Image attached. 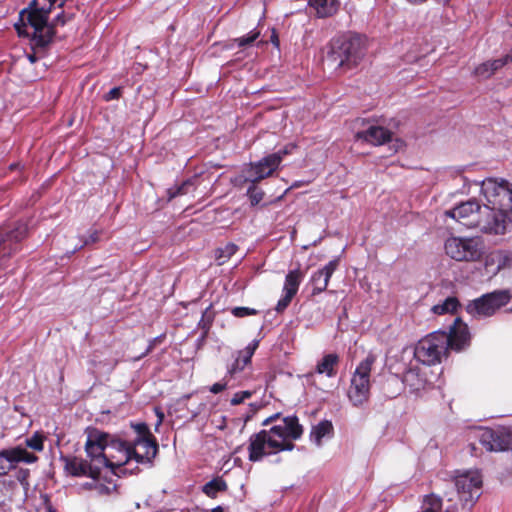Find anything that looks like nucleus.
I'll list each match as a JSON object with an SVG mask.
<instances>
[{
	"mask_svg": "<svg viewBox=\"0 0 512 512\" xmlns=\"http://www.w3.org/2000/svg\"><path fill=\"white\" fill-rule=\"evenodd\" d=\"M484 203L476 199L462 202L444 212L468 229L487 235H504L512 230V184L505 179L487 178L479 182Z\"/></svg>",
	"mask_w": 512,
	"mask_h": 512,
	"instance_id": "obj_1",
	"label": "nucleus"
},
{
	"mask_svg": "<svg viewBox=\"0 0 512 512\" xmlns=\"http://www.w3.org/2000/svg\"><path fill=\"white\" fill-rule=\"evenodd\" d=\"M303 428L296 416L282 418L278 424L269 430H261L249 439V460L260 461L264 456L284 450H292V440L301 437Z\"/></svg>",
	"mask_w": 512,
	"mask_h": 512,
	"instance_id": "obj_2",
	"label": "nucleus"
},
{
	"mask_svg": "<svg viewBox=\"0 0 512 512\" xmlns=\"http://www.w3.org/2000/svg\"><path fill=\"white\" fill-rule=\"evenodd\" d=\"M56 0H35L28 10L20 13L21 23L15 28L20 36H32L39 46L47 45L53 38L54 31L48 25V16Z\"/></svg>",
	"mask_w": 512,
	"mask_h": 512,
	"instance_id": "obj_3",
	"label": "nucleus"
},
{
	"mask_svg": "<svg viewBox=\"0 0 512 512\" xmlns=\"http://www.w3.org/2000/svg\"><path fill=\"white\" fill-rule=\"evenodd\" d=\"M363 56L364 45L361 37L349 36L333 41L326 60L335 70L346 71L355 67Z\"/></svg>",
	"mask_w": 512,
	"mask_h": 512,
	"instance_id": "obj_4",
	"label": "nucleus"
},
{
	"mask_svg": "<svg viewBox=\"0 0 512 512\" xmlns=\"http://www.w3.org/2000/svg\"><path fill=\"white\" fill-rule=\"evenodd\" d=\"M449 350V337L446 332L436 331L420 339L415 347L416 360L432 366L441 363Z\"/></svg>",
	"mask_w": 512,
	"mask_h": 512,
	"instance_id": "obj_5",
	"label": "nucleus"
},
{
	"mask_svg": "<svg viewBox=\"0 0 512 512\" xmlns=\"http://www.w3.org/2000/svg\"><path fill=\"white\" fill-rule=\"evenodd\" d=\"M444 250L455 261L477 262L485 253V244L480 237L451 236L445 240Z\"/></svg>",
	"mask_w": 512,
	"mask_h": 512,
	"instance_id": "obj_6",
	"label": "nucleus"
},
{
	"mask_svg": "<svg viewBox=\"0 0 512 512\" xmlns=\"http://www.w3.org/2000/svg\"><path fill=\"white\" fill-rule=\"evenodd\" d=\"M376 361V355L369 353L357 366L352 374L348 398L354 406L364 404L370 394V374Z\"/></svg>",
	"mask_w": 512,
	"mask_h": 512,
	"instance_id": "obj_7",
	"label": "nucleus"
},
{
	"mask_svg": "<svg viewBox=\"0 0 512 512\" xmlns=\"http://www.w3.org/2000/svg\"><path fill=\"white\" fill-rule=\"evenodd\" d=\"M106 463L104 467L110 468L114 476L129 472L133 473L135 467L129 468L133 461L130 444L118 439L110 440L106 447Z\"/></svg>",
	"mask_w": 512,
	"mask_h": 512,
	"instance_id": "obj_8",
	"label": "nucleus"
},
{
	"mask_svg": "<svg viewBox=\"0 0 512 512\" xmlns=\"http://www.w3.org/2000/svg\"><path fill=\"white\" fill-rule=\"evenodd\" d=\"M454 487L459 501L464 506H472L481 495L482 475L478 470L458 472L454 477Z\"/></svg>",
	"mask_w": 512,
	"mask_h": 512,
	"instance_id": "obj_9",
	"label": "nucleus"
},
{
	"mask_svg": "<svg viewBox=\"0 0 512 512\" xmlns=\"http://www.w3.org/2000/svg\"><path fill=\"white\" fill-rule=\"evenodd\" d=\"M510 300V293L506 290H496L471 301L467 312L477 318L492 316L497 310L505 306Z\"/></svg>",
	"mask_w": 512,
	"mask_h": 512,
	"instance_id": "obj_10",
	"label": "nucleus"
},
{
	"mask_svg": "<svg viewBox=\"0 0 512 512\" xmlns=\"http://www.w3.org/2000/svg\"><path fill=\"white\" fill-rule=\"evenodd\" d=\"M110 436L106 433L95 431L88 436L85 444V450L89 457V462L97 467V470L101 472V469L106 463V447L109 445Z\"/></svg>",
	"mask_w": 512,
	"mask_h": 512,
	"instance_id": "obj_11",
	"label": "nucleus"
},
{
	"mask_svg": "<svg viewBox=\"0 0 512 512\" xmlns=\"http://www.w3.org/2000/svg\"><path fill=\"white\" fill-rule=\"evenodd\" d=\"M38 460L33 453L28 452L22 446H16L0 451V477L6 476L16 468L18 463L31 464Z\"/></svg>",
	"mask_w": 512,
	"mask_h": 512,
	"instance_id": "obj_12",
	"label": "nucleus"
},
{
	"mask_svg": "<svg viewBox=\"0 0 512 512\" xmlns=\"http://www.w3.org/2000/svg\"><path fill=\"white\" fill-rule=\"evenodd\" d=\"M280 165V156L269 154L257 162L250 163L244 170L246 181L257 183L273 174Z\"/></svg>",
	"mask_w": 512,
	"mask_h": 512,
	"instance_id": "obj_13",
	"label": "nucleus"
},
{
	"mask_svg": "<svg viewBox=\"0 0 512 512\" xmlns=\"http://www.w3.org/2000/svg\"><path fill=\"white\" fill-rule=\"evenodd\" d=\"M478 438L488 451L512 449V433L504 428L497 430L490 428L481 429Z\"/></svg>",
	"mask_w": 512,
	"mask_h": 512,
	"instance_id": "obj_14",
	"label": "nucleus"
},
{
	"mask_svg": "<svg viewBox=\"0 0 512 512\" xmlns=\"http://www.w3.org/2000/svg\"><path fill=\"white\" fill-rule=\"evenodd\" d=\"M130 451L136 465L140 463H150L156 456L158 445L152 436L137 437L133 441V444H130ZM135 468H137V466H135Z\"/></svg>",
	"mask_w": 512,
	"mask_h": 512,
	"instance_id": "obj_15",
	"label": "nucleus"
},
{
	"mask_svg": "<svg viewBox=\"0 0 512 512\" xmlns=\"http://www.w3.org/2000/svg\"><path fill=\"white\" fill-rule=\"evenodd\" d=\"M303 278L304 275L299 269H294L287 273L283 285L282 296L275 308L278 313L283 312L288 307L293 297L297 294Z\"/></svg>",
	"mask_w": 512,
	"mask_h": 512,
	"instance_id": "obj_16",
	"label": "nucleus"
},
{
	"mask_svg": "<svg viewBox=\"0 0 512 512\" xmlns=\"http://www.w3.org/2000/svg\"><path fill=\"white\" fill-rule=\"evenodd\" d=\"M27 225L25 223H18L17 226L0 235V257H9L12 253L16 252L17 244L26 237Z\"/></svg>",
	"mask_w": 512,
	"mask_h": 512,
	"instance_id": "obj_17",
	"label": "nucleus"
},
{
	"mask_svg": "<svg viewBox=\"0 0 512 512\" xmlns=\"http://www.w3.org/2000/svg\"><path fill=\"white\" fill-rule=\"evenodd\" d=\"M64 470L67 474L74 477L95 478L100 476L96 466H93L87 460L78 457H62Z\"/></svg>",
	"mask_w": 512,
	"mask_h": 512,
	"instance_id": "obj_18",
	"label": "nucleus"
},
{
	"mask_svg": "<svg viewBox=\"0 0 512 512\" xmlns=\"http://www.w3.org/2000/svg\"><path fill=\"white\" fill-rule=\"evenodd\" d=\"M338 364L339 356L337 354H326L320 361H318L315 370L305 374L304 378L308 384H315V377L317 374L326 375L327 377L332 378L337 374Z\"/></svg>",
	"mask_w": 512,
	"mask_h": 512,
	"instance_id": "obj_19",
	"label": "nucleus"
},
{
	"mask_svg": "<svg viewBox=\"0 0 512 512\" xmlns=\"http://www.w3.org/2000/svg\"><path fill=\"white\" fill-rule=\"evenodd\" d=\"M447 335L449 337V348L455 351L465 349L470 343L468 326L460 318L454 320V324Z\"/></svg>",
	"mask_w": 512,
	"mask_h": 512,
	"instance_id": "obj_20",
	"label": "nucleus"
},
{
	"mask_svg": "<svg viewBox=\"0 0 512 512\" xmlns=\"http://www.w3.org/2000/svg\"><path fill=\"white\" fill-rule=\"evenodd\" d=\"M338 266L339 259L336 258L331 260L322 269L312 274L310 283L313 286V295L319 294L326 290L329 280Z\"/></svg>",
	"mask_w": 512,
	"mask_h": 512,
	"instance_id": "obj_21",
	"label": "nucleus"
},
{
	"mask_svg": "<svg viewBox=\"0 0 512 512\" xmlns=\"http://www.w3.org/2000/svg\"><path fill=\"white\" fill-rule=\"evenodd\" d=\"M356 138L373 145H382L391 139V132L381 126H370L366 131L357 132Z\"/></svg>",
	"mask_w": 512,
	"mask_h": 512,
	"instance_id": "obj_22",
	"label": "nucleus"
},
{
	"mask_svg": "<svg viewBox=\"0 0 512 512\" xmlns=\"http://www.w3.org/2000/svg\"><path fill=\"white\" fill-rule=\"evenodd\" d=\"M402 381L405 385L409 386L411 390H419L426 383V377L418 366L409 367L402 377Z\"/></svg>",
	"mask_w": 512,
	"mask_h": 512,
	"instance_id": "obj_23",
	"label": "nucleus"
},
{
	"mask_svg": "<svg viewBox=\"0 0 512 512\" xmlns=\"http://www.w3.org/2000/svg\"><path fill=\"white\" fill-rule=\"evenodd\" d=\"M309 6L320 18L334 15L339 8L338 0H309Z\"/></svg>",
	"mask_w": 512,
	"mask_h": 512,
	"instance_id": "obj_24",
	"label": "nucleus"
},
{
	"mask_svg": "<svg viewBox=\"0 0 512 512\" xmlns=\"http://www.w3.org/2000/svg\"><path fill=\"white\" fill-rule=\"evenodd\" d=\"M333 431V426L331 422L324 420L314 426L310 433V439L317 446L322 444V439L325 437H330Z\"/></svg>",
	"mask_w": 512,
	"mask_h": 512,
	"instance_id": "obj_25",
	"label": "nucleus"
},
{
	"mask_svg": "<svg viewBox=\"0 0 512 512\" xmlns=\"http://www.w3.org/2000/svg\"><path fill=\"white\" fill-rule=\"evenodd\" d=\"M94 490L100 495H110L117 490V484L113 479L102 482L99 480V476L92 478Z\"/></svg>",
	"mask_w": 512,
	"mask_h": 512,
	"instance_id": "obj_26",
	"label": "nucleus"
},
{
	"mask_svg": "<svg viewBox=\"0 0 512 512\" xmlns=\"http://www.w3.org/2000/svg\"><path fill=\"white\" fill-rule=\"evenodd\" d=\"M196 188V184L193 179H188L184 181L181 185L172 187L168 189V197L169 200L175 198L179 195H185L192 191H194Z\"/></svg>",
	"mask_w": 512,
	"mask_h": 512,
	"instance_id": "obj_27",
	"label": "nucleus"
},
{
	"mask_svg": "<svg viewBox=\"0 0 512 512\" xmlns=\"http://www.w3.org/2000/svg\"><path fill=\"white\" fill-rule=\"evenodd\" d=\"M258 344V340H253L242 351H239L237 359L240 360V363L244 368L251 362V358L257 349Z\"/></svg>",
	"mask_w": 512,
	"mask_h": 512,
	"instance_id": "obj_28",
	"label": "nucleus"
},
{
	"mask_svg": "<svg viewBox=\"0 0 512 512\" xmlns=\"http://www.w3.org/2000/svg\"><path fill=\"white\" fill-rule=\"evenodd\" d=\"M258 344V340H253L242 351H239L237 359L240 360V363L244 368L251 362V358L257 349Z\"/></svg>",
	"mask_w": 512,
	"mask_h": 512,
	"instance_id": "obj_29",
	"label": "nucleus"
},
{
	"mask_svg": "<svg viewBox=\"0 0 512 512\" xmlns=\"http://www.w3.org/2000/svg\"><path fill=\"white\" fill-rule=\"evenodd\" d=\"M459 305L458 300L455 297H448L442 304L433 306L432 310L435 314H445L448 312H454Z\"/></svg>",
	"mask_w": 512,
	"mask_h": 512,
	"instance_id": "obj_30",
	"label": "nucleus"
},
{
	"mask_svg": "<svg viewBox=\"0 0 512 512\" xmlns=\"http://www.w3.org/2000/svg\"><path fill=\"white\" fill-rule=\"evenodd\" d=\"M226 488V483L222 479L216 478L206 483L204 485L203 491L209 497H215L219 491H223Z\"/></svg>",
	"mask_w": 512,
	"mask_h": 512,
	"instance_id": "obj_31",
	"label": "nucleus"
},
{
	"mask_svg": "<svg viewBox=\"0 0 512 512\" xmlns=\"http://www.w3.org/2000/svg\"><path fill=\"white\" fill-rule=\"evenodd\" d=\"M497 257L498 266L494 268V274L503 269H512V251L501 250V254Z\"/></svg>",
	"mask_w": 512,
	"mask_h": 512,
	"instance_id": "obj_32",
	"label": "nucleus"
},
{
	"mask_svg": "<svg viewBox=\"0 0 512 512\" xmlns=\"http://www.w3.org/2000/svg\"><path fill=\"white\" fill-rule=\"evenodd\" d=\"M237 251V246L233 243H228L223 248H219L216 251V258L219 264H224L231 256Z\"/></svg>",
	"mask_w": 512,
	"mask_h": 512,
	"instance_id": "obj_33",
	"label": "nucleus"
},
{
	"mask_svg": "<svg viewBox=\"0 0 512 512\" xmlns=\"http://www.w3.org/2000/svg\"><path fill=\"white\" fill-rule=\"evenodd\" d=\"M44 438L41 433L35 432L30 438L25 440V444L34 451H42L44 448Z\"/></svg>",
	"mask_w": 512,
	"mask_h": 512,
	"instance_id": "obj_34",
	"label": "nucleus"
},
{
	"mask_svg": "<svg viewBox=\"0 0 512 512\" xmlns=\"http://www.w3.org/2000/svg\"><path fill=\"white\" fill-rule=\"evenodd\" d=\"M256 183H252V185L248 188L247 190V195L250 199V202H251V205H257L262 199H263V196H264V192L257 188L255 186Z\"/></svg>",
	"mask_w": 512,
	"mask_h": 512,
	"instance_id": "obj_35",
	"label": "nucleus"
},
{
	"mask_svg": "<svg viewBox=\"0 0 512 512\" xmlns=\"http://www.w3.org/2000/svg\"><path fill=\"white\" fill-rule=\"evenodd\" d=\"M258 31H251L246 36L235 39V42L239 47H245L251 45L259 36Z\"/></svg>",
	"mask_w": 512,
	"mask_h": 512,
	"instance_id": "obj_36",
	"label": "nucleus"
},
{
	"mask_svg": "<svg viewBox=\"0 0 512 512\" xmlns=\"http://www.w3.org/2000/svg\"><path fill=\"white\" fill-rule=\"evenodd\" d=\"M231 313L235 317L243 318L247 316H252L257 314V310L250 307H234Z\"/></svg>",
	"mask_w": 512,
	"mask_h": 512,
	"instance_id": "obj_37",
	"label": "nucleus"
},
{
	"mask_svg": "<svg viewBox=\"0 0 512 512\" xmlns=\"http://www.w3.org/2000/svg\"><path fill=\"white\" fill-rule=\"evenodd\" d=\"M475 75L482 78H489L493 75V69L489 62L482 63L475 69Z\"/></svg>",
	"mask_w": 512,
	"mask_h": 512,
	"instance_id": "obj_38",
	"label": "nucleus"
},
{
	"mask_svg": "<svg viewBox=\"0 0 512 512\" xmlns=\"http://www.w3.org/2000/svg\"><path fill=\"white\" fill-rule=\"evenodd\" d=\"M509 61H512V51L503 58L495 59L493 61H488V62L490 64L491 68L493 69V73H494L495 71H497L498 69H500L501 67L506 65Z\"/></svg>",
	"mask_w": 512,
	"mask_h": 512,
	"instance_id": "obj_39",
	"label": "nucleus"
},
{
	"mask_svg": "<svg viewBox=\"0 0 512 512\" xmlns=\"http://www.w3.org/2000/svg\"><path fill=\"white\" fill-rule=\"evenodd\" d=\"M509 61H512V51L503 58L495 59L493 61H488V62L490 64L491 68L493 69V73H494L495 71H497L498 69H500L501 67L506 65Z\"/></svg>",
	"mask_w": 512,
	"mask_h": 512,
	"instance_id": "obj_40",
	"label": "nucleus"
},
{
	"mask_svg": "<svg viewBox=\"0 0 512 512\" xmlns=\"http://www.w3.org/2000/svg\"><path fill=\"white\" fill-rule=\"evenodd\" d=\"M252 393L250 391H240L233 395L230 402L232 405H238L244 402L246 399L251 397Z\"/></svg>",
	"mask_w": 512,
	"mask_h": 512,
	"instance_id": "obj_41",
	"label": "nucleus"
},
{
	"mask_svg": "<svg viewBox=\"0 0 512 512\" xmlns=\"http://www.w3.org/2000/svg\"><path fill=\"white\" fill-rule=\"evenodd\" d=\"M227 387H229V380H228V377L225 376L221 382H217V383L213 384L209 388V391L213 394H218V393L222 392L224 389H226Z\"/></svg>",
	"mask_w": 512,
	"mask_h": 512,
	"instance_id": "obj_42",
	"label": "nucleus"
},
{
	"mask_svg": "<svg viewBox=\"0 0 512 512\" xmlns=\"http://www.w3.org/2000/svg\"><path fill=\"white\" fill-rule=\"evenodd\" d=\"M243 369L244 366H242L240 360L236 358L234 362L228 367L226 376L232 378L234 375H236L238 372H241Z\"/></svg>",
	"mask_w": 512,
	"mask_h": 512,
	"instance_id": "obj_43",
	"label": "nucleus"
},
{
	"mask_svg": "<svg viewBox=\"0 0 512 512\" xmlns=\"http://www.w3.org/2000/svg\"><path fill=\"white\" fill-rule=\"evenodd\" d=\"M501 254V250L494 251L490 253L486 259H485V266L486 268L495 266V268L498 266L497 256Z\"/></svg>",
	"mask_w": 512,
	"mask_h": 512,
	"instance_id": "obj_44",
	"label": "nucleus"
},
{
	"mask_svg": "<svg viewBox=\"0 0 512 512\" xmlns=\"http://www.w3.org/2000/svg\"><path fill=\"white\" fill-rule=\"evenodd\" d=\"M121 95V89L119 87L112 88L105 96L106 101L118 99Z\"/></svg>",
	"mask_w": 512,
	"mask_h": 512,
	"instance_id": "obj_45",
	"label": "nucleus"
},
{
	"mask_svg": "<svg viewBox=\"0 0 512 512\" xmlns=\"http://www.w3.org/2000/svg\"><path fill=\"white\" fill-rule=\"evenodd\" d=\"M135 429L138 433V437H150L151 436V434L148 430V427L144 423L137 424L135 426Z\"/></svg>",
	"mask_w": 512,
	"mask_h": 512,
	"instance_id": "obj_46",
	"label": "nucleus"
},
{
	"mask_svg": "<svg viewBox=\"0 0 512 512\" xmlns=\"http://www.w3.org/2000/svg\"><path fill=\"white\" fill-rule=\"evenodd\" d=\"M295 146L294 145H288L286 146L285 148L275 152V153H272V155H279L280 156V163L282 162L283 158L287 155V154H290L292 149H294Z\"/></svg>",
	"mask_w": 512,
	"mask_h": 512,
	"instance_id": "obj_47",
	"label": "nucleus"
},
{
	"mask_svg": "<svg viewBox=\"0 0 512 512\" xmlns=\"http://www.w3.org/2000/svg\"><path fill=\"white\" fill-rule=\"evenodd\" d=\"M99 240V232L97 230L92 231L88 238L84 241V245L95 243Z\"/></svg>",
	"mask_w": 512,
	"mask_h": 512,
	"instance_id": "obj_48",
	"label": "nucleus"
},
{
	"mask_svg": "<svg viewBox=\"0 0 512 512\" xmlns=\"http://www.w3.org/2000/svg\"><path fill=\"white\" fill-rule=\"evenodd\" d=\"M278 417H279V414H275V415H273V416H270V417L266 418V419L263 421V423H262V424H263V425H268V424L272 423V421H273V420H275V419H276V418H278Z\"/></svg>",
	"mask_w": 512,
	"mask_h": 512,
	"instance_id": "obj_49",
	"label": "nucleus"
},
{
	"mask_svg": "<svg viewBox=\"0 0 512 512\" xmlns=\"http://www.w3.org/2000/svg\"><path fill=\"white\" fill-rule=\"evenodd\" d=\"M66 22L64 16L62 14H59L56 18H55V23L56 24H61V25H64Z\"/></svg>",
	"mask_w": 512,
	"mask_h": 512,
	"instance_id": "obj_50",
	"label": "nucleus"
},
{
	"mask_svg": "<svg viewBox=\"0 0 512 512\" xmlns=\"http://www.w3.org/2000/svg\"><path fill=\"white\" fill-rule=\"evenodd\" d=\"M27 57H28V59H29V61H30L31 63H35V62H36V60H37V59H36V57H35V55H33V54H29Z\"/></svg>",
	"mask_w": 512,
	"mask_h": 512,
	"instance_id": "obj_51",
	"label": "nucleus"
},
{
	"mask_svg": "<svg viewBox=\"0 0 512 512\" xmlns=\"http://www.w3.org/2000/svg\"><path fill=\"white\" fill-rule=\"evenodd\" d=\"M84 487L87 488V489H93L94 490L93 480L91 482H89V483H86L84 485Z\"/></svg>",
	"mask_w": 512,
	"mask_h": 512,
	"instance_id": "obj_52",
	"label": "nucleus"
},
{
	"mask_svg": "<svg viewBox=\"0 0 512 512\" xmlns=\"http://www.w3.org/2000/svg\"><path fill=\"white\" fill-rule=\"evenodd\" d=\"M210 512H223V508L218 506L216 508H213Z\"/></svg>",
	"mask_w": 512,
	"mask_h": 512,
	"instance_id": "obj_53",
	"label": "nucleus"
},
{
	"mask_svg": "<svg viewBox=\"0 0 512 512\" xmlns=\"http://www.w3.org/2000/svg\"><path fill=\"white\" fill-rule=\"evenodd\" d=\"M407 1L412 3V4H419V3L424 2L425 0H407Z\"/></svg>",
	"mask_w": 512,
	"mask_h": 512,
	"instance_id": "obj_54",
	"label": "nucleus"
},
{
	"mask_svg": "<svg viewBox=\"0 0 512 512\" xmlns=\"http://www.w3.org/2000/svg\"><path fill=\"white\" fill-rule=\"evenodd\" d=\"M162 417H163V415H162V414H159V421H158V425L162 422Z\"/></svg>",
	"mask_w": 512,
	"mask_h": 512,
	"instance_id": "obj_55",
	"label": "nucleus"
}]
</instances>
